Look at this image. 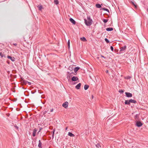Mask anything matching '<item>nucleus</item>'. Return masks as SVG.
I'll use <instances>...</instances> for the list:
<instances>
[{
  "instance_id": "nucleus-27",
  "label": "nucleus",
  "mask_w": 148,
  "mask_h": 148,
  "mask_svg": "<svg viewBox=\"0 0 148 148\" xmlns=\"http://www.w3.org/2000/svg\"><path fill=\"white\" fill-rule=\"evenodd\" d=\"M105 40L106 41V43H109V41L107 38H105Z\"/></svg>"
},
{
  "instance_id": "nucleus-17",
  "label": "nucleus",
  "mask_w": 148,
  "mask_h": 148,
  "mask_svg": "<svg viewBox=\"0 0 148 148\" xmlns=\"http://www.w3.org/2000/svg\"><path fill=\"white\" fill-rule=\"evenodd\" d=\"M89 86L88 85H84V88L85 89V90H87L88 88H89Z\"/></svg>"
},
{
  "instance_id": "nucleus-23",
  "label": "nucleus",
  "mask_w": 148,
  "mask_h": 148,
  "mask_svg": "<svg viewBox=\"0 0 148 148\" xmlns=\"http://www.w3.org/2000/svg\"><path fill=\"white\" fill-rule=\"evenodd\" d=\"M132 4L134 6L135 8H136L137 7V5L136 3H134L133 2H132Z\"/></svg>"
},
{
  "instance_id": "nucleus-29",
  "label": "nucleus",
  "mask_w": 148,
  "mask_h": 148,
  "mask_svg": "<svg viewBox=\"0 0 148 148\" xmlns=\"http://www.w3.org/2000/svg\"><path fill=\"white\" fill-rule=\"evenodd\" d=\"M23 82L24 83V84L25 85H26V84L27 83V82L26 81H25V80H23Z\"/></svg>"
},
{
  "instance_id": "nucleus-8",
  "label": "nucleus",
  "mask_w": 148,
  "mask_h": 148,
  "mask_svg": "<svg viewBox=\"0 0 148 148\" xmlns=\"http://www.w3.org/2000/svg\"><path fill=\"white\" fill-rule=\"evenodd\" d=\"M70 21L73 24H75V21L73 19V18H71L69 19Z\"/></svg>"
},
{
  "instance_id": "nucleus-33",
  "label": "nucleus",
  "mask_w": 148,
  "mask_h": 148,
  "mask_svg": "<svg viewBox=\"0 0 148 148\" xmlns=\"http://www.w3.org/2000/svg\"><path fill=\"white\" fill-rule=\"evenodd\" d=\"M119 92L121 93H123V91L122 90H121L119 91Z\"/></svg>"
},
{
  "instance_id": "nucleus-13",
  "label": "nucleus",
  "mask_w": 148,
  "mask_h": 148,
  "mask_svg": "<svg viewBox=\"0 0 148 148\" xmlns=\"http://www.w3.org/2000/svg\"><path fill=\"white\" fill-rule=\"evenodd\" d=\"M125 104L128 105H130V102H129V100H125Z\"/></svg>"
},
{
  "instance_id": "nucleus-14",
  "label": "nucleus",
  "mask_w": 148,
  "mask_h": 148,
  "mask_svg": "<svg viewBox=\"0 0 148 148\" xmlns=\"http://www.w3.org/2000/svg\"><path fill=\"white\" fill-rule=\"evenodd\" d=\"M36 131L37 130L36 129H34L32 134L33 136L34 137L35 136Z\"/></svg>"
},
{
  "instance_id": "nucleus-40",
  "label": "nucleus",
  "mask_w": 148,
  "mask_h": 148,
  "mask_svg": "<svg viewBox=\"0 0 148 148\" xmlns=\"http://www.w3.org/2000/svg\"><path fill=\"white\" fill-rule=\"evenodd\" d=\"M108 70H107L106 71V73H108Z\"/></svg>"
},
{
  "instance_id": "nucleus-3",
  "label": "nucleus",
  "mask_w": 148,
  "mask_h": 148,
  "mask_svg": "<svg viewBox=\"0 0 148 148\" xmlns=\"http://www.w3.org/2000/svg\"><path fill=\"white\" fill-rule=\"evenodd\" d=\"M125 94L126 96L128 97H131L132 96V94L130 92H125Z\"/></svg>"
},
{
  "instance_id": "nucleus-19",
  "label": "nucleus",
  "mask_w": 148,
  "mask_h": 148,
  "mask_svg": "<svg viewBox=\"0 0 148 148\" xmlns=\"http://www.w3.org/2000/svg\"><path fill=\"white\" fill-rule=\"evenodd\" d=\"M38 7L40 10H41L43 8L42 5H38Z\"/></svg>"
},
{
  "instance_id": "nucleus-9",
  "label": "nucleus",
  "mask_w": 148,
  "mask_h": 148,
  "mask_svg": "<svg viewBox=\"0 0 148 148\" xmlns=\"http://www.w3.org/2000/svg\"><path fill=\"white\" fill-rule=\"evenodd\" d=\"M81 86V84L79 83L76 86L75 88L77 89H79L80 88Z\"/></svg>"
},
{
  "instance_id": "nucleus-28",
  "label": "nucleus",
  "mask_w": 148,
  "mask_h": 148,
  "mask_svg": "<svg viewBox=\"0 0 148 148\" xmlns=\"http://www.w3.org/2000/svg\"><path fill=\"white\" fill-rule=\"evenodd\" d=\"M70 40H68V45L69 49L70 48Z\"/></svg>"
},
{
  "instance_id": "nucleus-16",
  "label": "nucleus",
  "mask_w": 148,
  "mask_h": 148,
  "mask_svg": "<svg viewBox=\"0 0 148 148\" xmlns=\"http://www.w3.org/2000/svg\"><path fill=\"white\" fill-rule=\"evenodd\" d=\"M79 67H76L74 69V71L75 72H76L79 69Z\"/></svg>"
},
{
  "instance_id": "nucleus-39",
  "label": "nucleus",
  "mask_w": 148,
  "mask_h": 148,
  "mask_svg": "<svg viewBox=\"0 0 148 148\" xmlns=\"http://www.w3.org/2000/svg\"><path fill=\"white\" fill-rule=\"evenodd\" d=\"M67 128H68V127H66V128H65V130H67Z\"/></svg>"
},
{
  "instance_id": "nucleus-24",
  "label": "nucleus",
  "mask_w": 148,
  "mask_h": 148,
  "mask_svg": "<svg viewBox=\"0 0 148 148\" xmlns=\"http://www.w3.org/2000/svg\"><path fill=\"white\" fill-rule=\"evenodd\" d=\"M96 146L98 148H100L101 147V146L100 145V144L99 143H98L96 145Z\"/></svg>"
},
{
  "instance_id": "nucleus-38",
  "label": "nucleus",
  "mask_w": 148,
  "mask_h": 148,
  "mask_svg": "<svg viewBox=\"0 0 148 148\" xmlns=\"http://www.w3.org/2000/svg\"><path fill=\"white\" fill-rule=\"evenodd\" d=\"M13 45L15 46H16V45H17L16 43L14 44Z\"/></svg>"
},
{
  "instance_id": "nucleus-22",
  "label": "nucleus",
  "mask_w": 148,
  "mask_h": 148,
  "mask_svg": "<svg viewBox=\"0 0 148 148\" xmlns=\"http://www.w3.org/2000/svg\"><path fill=\"white\" fill-rule=\"evenodd\" d=\"M54 3L56 5H57L59 3L58 1V0H55L54 1Z\"/></svg>"
},
{
  "instance_id": "nucleus-25",
  "label": "nucleus",
  "mask_w": 148,
  "mask_h": 148,
  "mask_svg": "<svg viewBox=\"0 0 148 148\" xmlns=\"http://www.w3.org/2000/svg\"><path fill=\"white\" fill-rule=\"evenodd\" d=\"M108 21V19H104L103 20V21L104 23H106Z\"/></svg>"
},
{
  "instance_id": "nucleus-36",
  "label": "nucleus",
  "mask_w": 148,
  "mask_h": 148,
  "mask_svg": "<svg viewBox=\"0 0 148 148\" xmlns=\"http://www.w3.org/2000/svg\"><path fill=\"white\" fill-rule=\"evenodd\" d=\"M27 83L29 85H30L31 84V83L30 82H27Z\"/></svg>"
},
{
  "instance_id": "nucleus-30",
  "label": "nucleus",
  "mask_w": 148,
  "mask_h": 148,
  "mask_svg": "<svg viewBox=\"0 0 148 148\" xmlns=\"http://www.w3.org/2000/svg\"><path fill=\"white\" fill-rule=\"evenodd\" d=\"M0 56H1V58H3V53L2 52H0Z\"/></svg>"
},
{
  "instance_id": "nucleus-2",
  "label": "nucleus",
  "mask_w": 148,
  "mask_h": 148,
  "mask_svg": "<svg viewBox=\"0 0 148 148\" xmlns=\"http://www.w3.org/2000/svg\"><path fill=\"white\" fill-rule=\"evenodd\" d=\"M68 102L66 101L63 104L62 106L65 108H67L68 107Z\"/></svg>"
},
{
  "instance_id": "nucleus-35",
  "label": "nucleus",
  "mask_w": 148,
  "mask_h": 148,
  "mask_svg": "<svg viewBox=\"0 0 148 148\" xmlns=\"http://www.w3.org/2000/svg\"><path fill=\"white\" fill-rule=\"evenodd\" d=\"M101 57H102V58H106V57H104L103 56V55H101Z\"/></svg>"
},
{
  "instance_id": "nucleus-12",
  "label": "nucleus",
  "mask_w": 148,
  "mask_h": 148,
  "mask_svg": "<svg viewBox=\"0 0 148 148\" xmlns=\"http://www.w3.org/2000/svg\"><path fill=\"white\" fill-rule=\"evenodd\" d=\"M106 30L108 31H112L113 30V28L112 27L107 28L106 29Z\"/></svg>"
},
{
  "instance_id": "nucleus-20",
  "label": "nucleus",
  "mask_w": 148,
  "mask_h": 148,
  "mask_svg": "<svg viewBox=\"0 0 148 148\" xmlns=\"http://www.w3.org/2000/svg\"><path fill=\"white\" fill-rule=\"evenodd\" d=\"M96 6L97 8H100L101 7V6L100 5V4H96Z\"/></svg>"
},
{
  "instance_id": "nucleus-15",
  "label": "nucleus",
  "mask_w": 148,
  "mask_h": 148,
  "mask_svg": "<svg viewBox=\"0 0 148 148\" xmlns=\"http://www.w3.org/2000/svg\"><path fill=\"white\" fill-rule=\"evenodd\" d=\"M68 135L71 137H74L75 136L73 134L70 132H69L68 133Z\"/></svg>"
},
{
  "instance_id": "nucleus-1",
  "label": "nucleus",
  "mask_w": 148,
  "mask_h": 148,
  "mask_svg": "<svg viewBox=\"0 0 148 148\" xmlns=\"http://www.w3.org/2000/svg\"><path fill=\"white\" fill-rule=\"evenodd\" d=\"M85 22L86 25L89 26L92 24V20L90 19V17H88L87 20L85 19Z\"/></svg>"
},
{
  "instance_id": "nucleus-4",
  "label": "nucleus",
  "mask_w": 148,
  "mask_h": 148,
  "mask_svg": "<svg viewBox=\"0 0 148 148\" xmlns=\"http://www.w3.org/2000/svg\"><path fill=\"white\" fill-rule=\"evenodd\" d=\"M142 125V123L140 121H137L136 123V125L137 127H141Z\"/></svg>"
},
{
  "instance_id": "nucleus-5",
  "label": "nucleus",
  "mask_w": 148,
  "mask_h": 148,
  "mask_svg": "<svg viewBox=\"0 0 148 148\" xmlns=\"http://www.w3.org/2000/svg\"><path fill=\"white\" fill-rule=\"evenodd\" d=\"M78 79V78L77 77L75 76L71 78L72 80L73 81H77Z\"/></svg>"
},
{
  "instance_id": "nucleus-11",
  "label": "nucleus",
  "mask_w": 148,
  "mask_h": 148,
  "mask_svg": "<svg viewBox=\"0 0 148 148\" xmlns=\"http://www.w3.org/2000/svg\"><path fill=\"white\" fill-rule=\"evenodd\" d=\"M42 143L40 141V140H39V144L38 145V147L40 148H42Z\"/></svg>"
},
{
  "instance_id": "nucleus-10",
  "label": "nucleus",
  "mask_w": 148,
  "mask_h": 148,
  "mask_svg": "<svg viewBox=\"0 0 148 148\" xmlns=\"http://www.w3.org/2000/svg\"><path fill=\"white\" fill-rule=\"evenodd\" d=\"M126 48V46H124L123 47H122L121 48L120 51H124L125 50Z\"/></svg>"
},
{
  "instance_id": "nucleus-37",
  "label": "nucleus",
  "mask_w": 148,
  "mask_h": 148,
  "mask_svg": "<svg viewBox=\"0 0 148 148\" xmlns=\"http://www.w3.org/2000/svg\"><path fill=\"white\" fill-rule=\"evenodd\" d=\"M53 109H52L51 110V112H52L53 111Z\"/></svg>"
},
{
  "instance_id": "nucleus-31",
  "label": "nucleus",
  "mask_w": 148,
  "mask_h": 148,
  "mask_svg": "<svg viewBox=\"0 0 148 148\" xmlns=\"http://www.w3.org/2000/svg\"><path fill=\"white\" fill-rule=\"evenodd\" d=\"M110 49H111V50L112 51H113L114 48H113V47H112V46H111V47H110Z\"/></svg>"
},
{
  "instance_id": "nucleus-7",
  "label": "nucleus",
  "mask_w": 148,
  "mask_h": 148,
  "mask_svg": "<svg viewBox=\"0 0 148 148\" xmlns=\"http://www.w3.org/2000/svg\"><path fill=\"white\" fill-rule=\"evenodd\" d=\"M7 58L11 60L12 61H15V58L14 57H12L10 56H7Z\"/></svg>"
},
{
  "instance_id": "nucleus-41",
  "label": "nucleus",
  "mask_w": 148,
  "mask_h": 148,
  "mask_svg": "<svg viewBox=\"0 0 148 148\" xmlns=\"http://www.w3.org/2000/svg\"><path fill=\"white\" fill-rule=\"evenodd\" d=\"M93 96H92V97L93 98Z\"/></svg>"
},
{
  "instance_id": "nucleus-32",
  "label": "nucleus",
  "mask_w": 148,
  "mask_h": 148,
  "mask_svg": "<svg viewBox=\"0 0 148 148\" xmlns=\"http://www.w3.org/2000/svg\"><path fill=\"white\" fill-rule=\"evenodd\" d=\"M47 112V111H45L43 112V114H45Z\"/></svg>"
},
{
  "instance_id": "nucleus-26",
  "label": "nucleus",
  "mask_w": 148,
  "mask_h": 148,
  "mask_svg": "<svg viewBox=\"0 0 148 148\" xmlns=\"http://www.w3.org/2000/svg\"><path fill=\"white\" fill-rule=\"evenodd\" d=\"M55 131V130L54 129L53 130V132L52 135V138H53L54 137V134Z\"/></svg>"
},
{
  "instance_id": "nucleus-18",
  "label": "nucleus",
  "mask_w": 148,
  "mask_h": 148,
  "mask_svg": "<svg viewBox=\"0 0 148 148\" xmlns=\"http://www.w3.org/2000/svg\"><path fill=\"white\" fill-rule=\"evenodd\" d=\"M83 41L85 42L86 41V38L84 37H83L80 38Z\"/></svg>"
},
{
  "instance_id": "nucleus-21",
  "label": "nucleus",
  "mask_w": 148,
  "mask_h": 148,
  "mask_svg": "<svg viewBox=\"0 0 148 148\" xmlns=\"http://www.w3.org/2000/svg\"><path fill=\"white\" fill-rule=\"evenodd\" d=\"M102 10H103L106 11H107L108 12H109V10L108 9H106V8H102Z\"/></svg>"
},
{
  "instance_id": "nucleus-34",
  "label": "nucleus",
  "mask_w": 148,
  "mask_h": 148,
  "mask_svg": "<svg viewBox=\"0 0 148 148\" xmlns=\"http://www.w3.org/2000/svg\"><path fill=\"white\" fill-rule=\"evenodd\" d=\"M15 127L17 130L18 129V127L17 126H15Z\"/></svg>"
},
{
  "instance_id": "nucleus-6",
  "label": "nucleus",
  "mask_w": 148,
  "mask_h": 148,
  "mask_svg": "<svg viewBox=\"0 0 148 148\" xmlns=\"http://www.w3.org/2000/svg\"><path fill=\"white\" fill-rule=\"evenodd\" d=\"M129 102H130V103H137L136 101V100H134L132 99H130L129 100Z\"/></svg>"
}]
</instances>
